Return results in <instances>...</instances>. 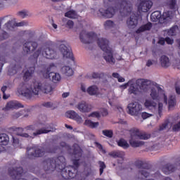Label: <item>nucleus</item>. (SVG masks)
<instances>
[{
  "label": "nucleus",
  "instance_id": "24",
  "mask_svg": "<svg viewBox=\"0 0 180 180\" xmlns=\"http://www.w3.org/2000/svg\"><path fill=\"white\" fill-rule=\"evenodd\" d=\"M167 6L169 9H172L170 11L174 13V16H175V12L179 9L176 0H167Z\"/></svg>",
  "mask_w": 180,
  "mask_h": 180
},
{
  "label": "nucleus",
  "instance_id": "30",
  "mask_svg": "<svg viewBox=\"0 0 180 180\" xmlns=\"http://www.w3.org/2000/svg\"><path fill=\"white\" fill-rule=\"evenodd\" d=\"M62 74L63 75H66V77H71L74 75V70L69 66H63L60 70Z\"/></svg>",
  "mask_w": 180,
  "mask_h": 180
},
{
  "label": "nucleus",
  "instance_id": "54",
  "mask_svg": "<svg viewBox=\"0 0 180 180\" xmlns=\"http://www.w3.org/2000/svg\"><path fill=\"white\" fill-rule=\"evenodd\" d=\"M66 27H68L69 29H72V27H74V21L71 20H68L66 23Z\"/></svg>",
  "mask_w": 180,
  "mask_h": 180
},
{
  "label": "nucleus",
  "instance_id": "36",
  "mask_svg": "<svg viewBox=\"0 0 180 180\" xmlns=\"http://www.w3.org/2000/svg\"><path fill=\"white\" fill-rule=\"evenodd\" d=\"M98 91L99 89L95 85L91 86L87 89V93L91 96H94V95H98Z\"/></svg>",
  "mask_w": 180,
  "mask_h": 180
},
{
  "label": "nucleus",
  "instance_id": "14",
  "mask_svg": "<svg viewBox=\"0 0 180 180\" xmlns=\"http://www.w3.org/2000/svg\"><path fill=\"white\" fill-rule=\"evenodd\" d=\"M22 174H23V168L22 167H15V168L10 167L8 169V174L13 179L27 180L26 179H20Z\"/></svg>",
  "mask_w": 180,
  "mask_h": 180
},
{
  "label": "nucleus",
  "instance_id": "38",
  "mask_svg": "<svg viewBox=\"0 0 180 180\" xmlns=\"http://www.w3.org/2000/svg\"><path fill=\"white\" fill-rule=\"evenodd\" d=\"M103 77H105V73L103 72H93L91 77L86 75V78H89V79H101V78H103Z\"/></svg>",
  "mask_w": 180,
  "mask_h": 180
},
{
  "label": "nucleus",
  "instance_id": "52",
  "mask_svg": "<svg viewBox=\"0 0 180 180\" xmlns=\"http://www.w3.org/2000/svg\"><path fill=\"white\" fill-rule=\"evenodd\" d=\"M17 15L18 16H20V18L25 19V18L27 16V13L25 11H21L17 13Z\"/></svg>",
  "mask_w": 180,
  "mask_h": 180
},
{
  "label": "nucleus",
  "instance_id": "50",
  "mask_svg": "<svg viewBox=\"0 0 180 180\" xmlns=\"http://www.w3.org/2000/svg\"><path fill=\"white\" fill-rule=\"evenodd\" d=\"M88 117H96L97 119H99V117H101V114L98 111H94V112L90 113L88 115Z\"/></svg>",
  "mask_w": 180,
  "mask_h": 180
},
{
  "label": "nucleus",
  "instance_id": "4",
  "mask_svg": "<svg viewBox=\"0 0 180 180\" xmlns=\"http://www.w3.org/2000/svg\"><path fill=\"white\" fill-rule=\"evenodd\" d=\"M130 133V139H129V144L131 146L134 148H136L137 147H141V146H144V141H136V140H148L150 137H151V135L141 131L137 128H132L129 130Z\"/></svg>",
  "mask_w": 180,
  "mask_h": 180
},
{
  "label": "nucleus",
  "instance_id": "26",
  "mask_svg": "<svg viewBox=\"0 0 180 180\" xmlns=\"http://www.w3.org/2000/svg\"><path fill=\"white\" fill-rule=\"evenodd\" d=\"M151 27H153V24L151 22H147L146 24L143 25L139 28H138L136 31V33L139 34L140 33H143V32L151 30Z\"/></svg>",
  "mask_w": 180,
  "mask_h": 180
},
{
  "label": "nucleus",
  "instance_id": "5",
  "mask_svg": "<svg viewBox=\"0 0 180 180\" xmlns=\"http://www.w3.org/2000/svg\"><path fill=\"white\" fill-rule=\"evenodd\" d=\"M97 44L101 49L103 53V58L106 63L110 64H115V58H113V51L109 46V41L106 39L98 38L97 39Z\"/></svg>",
  "mask_w": 180,
  "mask_h": 180
},
{
  "label": "nucleus",
  "instance_id": "1",
  "mask_svg": "<svg viewBox=\"0 0 180 180\" xmlns=\"http://www.w3.org/2000/svg\"><path fill=\"white\" fill-rule=\"evenodd\" d=\"M44 169L46 172L50 171H58L60 172L63 180L74 179L78 173L79 160H73L74 166H66L65 158L59 156L58 158H47L43 161Z\"/></svg>",
  "mask_w": 180,
  "mask_h": 180
},
{
  "label": "nucleus",
  "instance_id": "21",
  "mask_svg": "<svg viewBox=\"0 0 180 180\" xmlns=\"http://www.w3.org/2000/svg\"><path fill=\"white\" fill-rule=\"evenodd\" d=\"M162 171L166 175H169V174H172V172L176 171V167L171 163H167L162 167Z\"/></svg>",
  "mask_w": 180,
  "mask_h": 180
},
{
  "label": "nucleus",
  "instance_id": "11",
  "mask_svg": "<svg viewBox=\"0 0 180 180\" xmlns=\"http://www.w3.org/2000/svg\"><path fill=\"white\" fill-rule=\"evenodd\" d=\"M79 39L84 44H90L98 39V35L95 32H86V31L82 30L79 34Z\"/></svg>",
  "mask_w": 180,
  "mask_h": 180
},
{
  "label": "nucleus",
  "instance_id": "49",
  "mask_svg": "<svg viewBox=\"0 0 180 180\" xmlns=\"http://www.w3.org/2000/svg\"><path fill=\"white\" fill-rule=\"evenodd\" d=\"M98 165L100 168V175H102V174H103V170L106 168V165L105 164V162L98 161Z\"/></svg>",
  "mask_w": 180,
  "mask_h": 180
},
{
  "label": "nucleus",
  "instance_id": "35",
  "mask_svg": "<svg viewBox=\"0 0 180 180\" xmlns=\"http://www.w3.org/2000/svg\"><path fill=\"white\" fill-rule=\"evenodd\" d=\"M176 105V96L175 95H171L169 96L168 100V108L169 109H172V108H174Z\"/></svg>",
  "mask_w": 180,
  "mask_h": 180
},
{
  "label": "nucleus",
  "instance_id": "25",
  "mask_svg": "<svg viewBox=\"0 0 180 180\" xmlns=\"http://www.w3.org/2000/svg\"><path fill=\"white\" fill-rule=\"evenodd\" d=\"M34 70H36V68L34 66L30 67L24 73L22 79L23 81H29L30 78H32V75L34 74Z\"/></svg>",
  "mask_w": 180,
  "mask_h": 180
},
{
  "label": "nucleus",
  "instance_id": "44",
  "mask_svg": "<svg viewBox=\"0 0 180 180\" xmlns=\"http://www.w3.org/2000/svg\"><path fill=\"white\" fill-rule=\"evenodd\" d=\"M65 18H70V19H75L77 16V13L75 11H69L65 13Z\"/></svg>",
  "mask_w": 180,
  "mask_h": 180
},
{
  "label": "nucleus",
  "instance_id": "23",
  "mask_svg": "<svg viewBox=\"0 0 180 180\" xmlns=\"http://www.w3.org/2000/svg\"><path fill=\"white\" fill-rule=\"evenodd\" d=\"M127 25L128 27L134 29L139 25V18L137 16L132 15L129 19L127 20Z\"/></svg>",
  "mask_w": 180,
  "mask_h": 180
},
{
  "label": "nucleus",
  "instance_id": "46",
  "mask_svg": "<svg viewBox=\"0 0 180 180\" xmlns=\"http://www.w3.org/2000/svg\"><path fill=\"white\" fill-rule=\"evenodd\" d=\"M104 27L105 29H112V27H115V22L110 20H108L104 23Z\"/></svg>",
  "mask_w": 180,
  "mask_h": 180
},
{
  "label": "nucleus",
  "instance_id": "10",
  "mask_svg": "<svg viewBox=\"0 0 180 180\" xmlns=\"http://www.w3.org/2000/svg\"><path fill=\"white\" fill-rule=\"evenodd\" d=\"M42 56L49 60H54L56 58L57 53L54 50V43L52 41L46 43V48L42 51Z\"/></svg>",
  "mask_w": 180,
  "mask_h": 180
},
{
  "label": "nucleus",
  "instance_id": "45",
  "mask_svg": "<svg viewBox=\"0 0 180 180\" xmlns=\"http://www.w3.org/2000/svg\"><path fill=\"white\" fill-rule=\"evenodd\" d=\"M176 29H178V25L172 27L169 30H167V34L170 37L175 36Z\"/></svg>",
  "mask_w": 180,
  "mask_h": 180
},
{
  "label": "nucleus",
  "instance_id": "64",
  "mask_svg": "<svg viewBox=\"0 0 180 180\" xmlns=\"http://www.w3.org/2000/svg\"><path fill=\"white\" fill-rule=\"evenodd\" d=\"M158 44H161L162 46H164L165 44V39L160 38L158 41Z\"/></svg>",
  "mask_w": 180,
  "mask_h": 180
},
{
  "label": "nucleus",
  "instance_id": "29",
  "mask_svg": "<svg viewBox=\"0 0 180 180\" xmlns=\"http://www.w3.org/2000/svg\"><path fill=\"white\" fill-rule=\"evenodd\" d=\"M144 106L146 109H149L150 110H153V109H157L158 104L154 102L153 100H146L144 103Z\"/></svg>",
  "mask_w": 180,
  "mask_h": 180
},
{
  "label": "nucleus",
  "instance_id": "31",
  "mask_svg": "<svg viewBox=\"0 0 180 180\" xmlns=\"http://www.w3.org/2000/svg\"><path fill=\"white\" fill-rule=\"evenodd\" d=\"M41 54V48H39L32 55L30 56V60L34 64H37V59L39 58V56Z\"/></svg>",
  "mask_w": 180,
  "mask_h": 180
},
{
  "label": "nucleus",
  "instance_id": "34",
  "mask_svg": "<svg viewBox=\"0 0 180 180\" xmlns=\"http://www.w3.org/2000/svg\"><path fill=\"white\" fill-rule=\"evenodd\" d=\"M9 136L6 134H0V146H8Z\"/></svg>",
  "mask_w": 180,
  "mask_h": 180
},
{
  "label": "nucleus",
  "instance_id": "58",
  "mask_svg": "<svg viewBox=\"0 0 180 180\" xmlns=\"http://www.w3.org/2000/svg\"><path fill=\"white\" fill-rule=\"evenodd\" d=\"M25 129L34 131L36 130V124L27 126L25 127Z\"/></svg>",
  "mask_w": 180,
  "mask_h": 180
},
{
  "label": "nucleus",
  "instance_id": "33",
  "mask_svg": "<svg viewBox=\"0 0 180 180\" xmlns=\"http://www.w3.org/2000/svg\"><path fill=\"white\" fill-rule=\"evenodd\" d=\"M72 149H73V152H72L73 155H77V157L79 158L82 157V150L81 149V147L78 146V144L77 143L73 144Z\"/></svg>",
  "mask_w": 180,
  "mask_h": 180
},
{
  "label": "nucleus",
  "instance_id": "19",
  "mask_svg": "<svg viewBox=\"0 0 180 180\" xmlns=\"http://www.w3.org/2000/svg\"><path fill=\"white\" fill-rule=\"evenodd\" d=\"M77 108L82 113H89V112L92 110V105L85 101H82L77 104Z\"/></svg>",
  "mask_w": 180,
  "mask_h": 180
},
{
  "label": "nucleus",
  "instance_id": "32",
  "mask_svg": "<svg viewBox=\"0 0 180 180\" xmlns=\"http://www.w3.org/2000/svg\"><path fill=\"white\" fill-rule=\"evenodd\" d=\"M15 27H16V22L13 20H9L3 25V29L4 30H12Z\"/></svg>",
  "mask_w": 180,
  "mask_h": 180
},
{
  "label": "nucleus",
  "instance_id": "9",
  "mask_svg": "<svg viewBox=\"0 0 180 180\" xmlns=\"http://www.w3.org/2000/svg\"><path fill=\"white\" fill-rule=\"evenodd\" d=\"M53 67H56V65L54 63H51L49 68L43 72V77L44 78L50 79L52 82L57 84V82H60V81H61V75H60V73L50 72Z\"/></svg>",
  "mask_w": 180,
  "mask_h": 180
},
{
  "label": "nucleus",
  "instance_id": "55",
  "mask_svg": "<svg viewBox=\"0 0 180 180\" xmlns=\"http://www.w3.org/2000/svg\"><path fill=\"white\" fill-rule=\"evenodd\" d=\"M8 75H15L18 72L17 70H15V67L13 68H9L8 69Z\"/></svg>",
  "mask_w": 180,
  "mask_h": 180
},
{
  "label": "nucleus",
  "instance_id": "13",
  "mask_svg": "<svg viewBox=\"0 0 180 180\" xmlns=\"http://www.w3.org/2000/svg\"><path fill=\"white\" fill-rule=\"evenodd\" d=\"M128 113L131 115V116H137L141 110H143V106L141 104L134 102L130 103L128 106Z\"/></svg>",
  "mask_w": 180,
  "mask_h": 180
},
{
  "label": "nucleus",
  "instance_id": "37",
  "mask_svg": "<svg viewBox=\"0 0 180 180\" xmlns=\"http://www.w3.org/2000/svg\"><path fill=\"white\" fill-rule=\"evenodd\" d=\"M2 46L4 47L3 51L5 54H8V53H15V51H16V49H15L13 46L6 44H4Z\"/></svg>",
  "mask_w": 180,
  "mask_h": 180
},
{
  "label": "nucleus",
  "instance_id": "62",
  "mask_svg": "<svg viewBox=\"0 0 180 180\" xmlns=\"http://www.w3.org/2000/svg\"><path fill=\"white\" fill-rule=\"evenodd\" d=\"M165 40L167 44H174V39H171L169 37H166Z\"/></svg>",
  "mask_w": 180,
  "mask_h": 180
},
{
  "label": "nucleus",
  "instance_id": "20",
  "mask_svg": "<svg viewBox=\"0 0 180 180\" xmlns=\"http://www.w3.org/2000/svg\"><path fill=\"white\" fill-rule=\"evenodd\" d=\"M65 116L69 117V119H72L75 120L77 123H82V117L78 115V113L75 112L74 110L68 111L65 113Z\"/></svg>",
  "mask_w": 180,
  "mask_h": 180
},
{
  "label": "nucleus",
  "instance_id": "8",
  "mask_svg": "<svg viewBox=\"0 0 180 180\" xmlns=\"http://www.w3.org/2000/svg\"><path fill=\"white\" fill-rule=\"evenodd\" d=\"M46 154V150L41 146H33L27 148V157L30 160L40 158Z\"/></svg>",
  "mask_w": 180,
  "mask_h": 180
},
{
  "label": "nucleus",
  "instance_id": "41",
  "mask_svg": "<svg viewBox=\"0 0 180 180\" xmlns=\"http://www.w3.org/2000/svg\"><path fill=\"white\" fill-rule=\"evenodd\" d=\"M24 130L25 129L22 127H18L15 128V131H17L18 136H20L21 137H25V139H27L28 137H30V136L28 135V134L23 133Z\"/></svg>",
  "mask_w": 180,
  "mask_h": 180
},
{
  "label": "nucleus",
  "instance_id": "57",
  "mask_svg": "<svg viewBox=\"0 0 180 180\" xmlns=\"http://www.w3.org/2000/svg\"><path fill=\"white\" fill-rule=\"evenodd\" d=\"M7 19H8V15L0 18V29L2 27V23H5V22L8 20Z\"/></svg>",
  "mask_w": 180,
  "mask_h": 180
},
{
  "label": "nucleus",
  "instance_id": "40",
  "mask_svg": "<svg viewBox=\"0 0 180 180\" xmlns=\"http://www.w3.org/2000/svg\"><path fill=\"white\" fill-rule=\"evenodd\" d=\"M150 96L153 101H160V94L155 88L151 89Z\"/></svg>",
  "mask_w": 180,
  "mask_h": 180
},
{
  "label": "nucleus",
  "instance_id": "28",
  "mask_svg": "<svg viewBox=\"0 0 180 180\" xmlns=\"http://www.w3.org/2000/svg\"><path fill=\"white\" fill-rule=\"evenodd\" d=\"M160 65L162 68H168L171 65L169 58L165 55L162 56L160 57Z\"/></svg>",
  "mask_w": 180,
  "mask_h": 180
},
{
  "label": "nucleus",
  "instance_id": "39",
  "mask_svg": "<svg viewBox=\"0 0 180 180\" xmlns=\"http://www.w3.org/2000/svg\"><path fill=\"white\" fill-rule=\"evenodd\" d=\"M85 126H88V127H90L91 129H96V127H98L99 126V122H94L91 120H86L84 122Z\"/></svg>",
  "mask_w": 180,
  "mask_h": 180
},
{
  "label": "nucleus",
  "instance_id": "16",
  "mask_svg": "<svg viewBox=\"0 0 180 180\" xmlns=\"http://www.w3.org/2000/svg\"><path fill=\"white\" fill-rule=\"evenodd\" d=\"M141 2L138 6L139 12H148L153 7V1L150 0H140Z\"/></svg>",
  "mask_w": 180,
  "mask_h": 180
},
{
  "label": "nucleus",
  "instance_id": "48",
  "mask_svg": "<svg viewBox=\"0 0 180 180\" xmlns=\"http://www.w3.org/2000/svg\"><path fill=\"white\" fill-rule=\"evenodd\" d=\"M103 134L105 136V137H108V139H112V137H113V131L105 129L103 130Z\"/></svg>",
  "mask_w": 180,
  "mask_h": 180
},
{
  "label": "nucleus",
  "instance_id": "7",
  "mask_svg": "<svg viewBox=\"0 0 180 180\" xmlns=\"http://www.w3.org/2000/svg\"><path fill=\"white\" fill-rule=\"evenodd\" d=\"M172 18H174V13L170 11L163 12L162 15H161V11H156L150 15L152 22H160V23H167Z\"/></svg>",
  "mask_w": 180,
  "mask_h": 180
},
{
  "label": "nucleus",
  "instance_id": "18",
  "mask_svg": "<svg viewBox=\"0 0 180 180\" xmlns=\"http://www.w3.org/2000/svg\"><path fill=\"white\" fill-rule=\"evenodd\" d=\"M54 130H56L54 127H51L50 124H46L42 128L37 129L35 132H33L32 135L34 137H36L40 136V134H47L51 131H54Z\"/></svg>",
  "mask_w": 180,
  "mask_h": 180
},
{
  "label": "nucleus",
  "instance_id": "56",
  "mask_svg": "<svg viewBox=\"0 0 180 180\" xmlns=\"http://www.w3.org/2000/svg\"><path fill=\"white\" fill-rule=\"evenodd\" d=\"M153 115L148 113V112H142L141 117L142 119H148V117H151Z\"/></svg>",
  "mask_w": 180,
  "mask_h": 180
},
{
  "label": "nucleus",
  "instance_id": "61",
  "mask_svg": "<svg viewBox=\"0 0 180 180\" xmlns=\"http://www.w3.org/2000/svg\"><path fill=\"white\" fill-rule=\"evenodd\" d=\"M22 116V112H15L13 115V119H18Z\"/></svg>",
  "mask_w": 180,
  "mask_h": 180
},
{
  "label": "nucleus",
  "instance_id": "2",
  "mask_svg": "<svg viewBox=\"0 0 180 180\" xmlns=\"http://www.w3.org/2000/svg\"><path fill=\"white\" fill-rule=\"evenodd\" d=\"M53 86L47 82L43 83L34 82L33 89H29L27 84L22 83L20 84V87L18 89V92L20 95L25 96L27 99H32L33 95H39L40 91L44 94H50L52 92Z\"/></svg>",
  "mask_w": 180,
  "mask_h": 180
},
{
  "label": "nucleus",
  "instance_id": "6",
  "mask_svg": "<svg viewBox=\"0 0 180 180\" xmlns=\"http://www.w3.org/2000/svg\"><path fill=\"white\" fill-rule=\"evenodd\" d=\"M151 84V82L148 79H139L136 83H133L129 86L128 89V94L129 95H139L141 94L143 91H146L148 88V84Z\"/></svg>",
  "mask_w": 180,
  "mask_h": 180
},
{
  "label": "nucleus",
  "instance_id": "27",
  "mask_svg": "<svg viewBox=\"0 0 180 180\" xmlns=\"http://www.w3.org/2000/svg\"><path fill=\"white\" fill-rule=\"evenodd\" d=\"M151 27H153V24L151 22H147L146 24L143 25L139 28H138L136 31V33L139 34L140 33H143V32L151 30Z\"/></svg>",
  "mask_w": 180,
  "mask_h": 180
},
{
  "label": "nucleus",
  "instance_id": "22",
  "mask_svg": "<svg viewBox=\"0 0 180 180\" xmlns=\"http://www.w3.org/2000/svg\"><path fill=\"white\" fill-rule=\"evenodd\" d=\"M19 108H23V105L18 101H10L7 103L6 108H4L3 110H9L10 109H19Z\"/></svg>",
  "mask_w": 180,
  "mask_h": 180
},
{
  "label": "nucleus",
  "instance_id": "42",
  "mask_svg": "<svg viewBox=\"0 0 180 180\" xmlns=\"http://www.w3.org/2000/svg\"><path fill=\"white\" fill-rule=\"evenodd\" d=\"M117 144L119 147H122V148H129L130 147V145H129V143L123 139H121L118 141Z\"/></svg>",
  "mask_w": 180,
  "mask_h": 180
},
{
  "label": "nucleus",
  "instance_id": "15",
  "mask_svg": "<svg viewBox=\"0 0 180 180\" xmlns=\"http://www.w3.org/2000/svg\"><path fill=\"white\" fill-rule=\"evenodd\" d=\"M59 50L63 54V57L65 58H69L72 61H74V55L72 54V51L71 47L68 45H65L64 44L59 45Z\"/></svg>",
  "mask_w": 180,
  "mask_h": 180
},
{
  "label": "nucleus",
  "instance_id": "63",
  "mask_svg": "<svg viewBox=\"0 0 180 180\" xmlns=\"http://www.w3.org/2000/svg\"><path fill=\"white\" fill-rule=\"evenodd\" d=\"M60 147H62L63 148H70V146H67V143H65V142H64V141H62V142H60Z\"/></svg>",
  "mask_w": 180,
  "mask_h": 180
},
{
  "label": "nucleus",
  "instance_id": "59",
  "mask_svg": "<svg viewBox=\"0 0 180 180\" xmlns=\"http://www.w3.org/2000/svg\"><path fill=\"white\" fill-rule=\"evenodd\" d=\"M5 39H8V32L4 31L2 34L0 35V40H5Z\"/></svg>",
  "mask_w": 180,
  "mask_h": 180
},
{
  "label": "nucleus",
  "instance_id": "3",
  "mask_svg": "<svg viewBox=\"0 0 180 180\" xmlns=\"http://www.w3.org/2000/svg\"><path fill=\"white\" fill-rule=\"evenodd\" d=\"M118 8L114 7H110L106 10L103 8H100L99 12L103 18L109 19L113 18L115 13L117 11H120V13L122 16H129L133 11V4L130 0H121L120 3L117 4Z\"/></svg>",
  "mask_w": 180,
  "mask_h": 180
},
{
  "label": "nucleus",
  "instance_id": "43",
  "mask_svg": "<svg viewBox=\"0 0 180 180\" xmlns=\"http://www.w3.org/2000/svg\"><path fill=\"white\" fill-rule=\"evenodd\" d=\"M108 155L112 157V158H122L123 153L120 151H112L108 153Z\"/></svg>",
  "mask_w": 180,
  "mask_h": 180
},
{
  "label": "nucleus",
  "instance_id": "12",
  "mask_svg": "<svg viewBox=\"0 0 180 180\" xmlns=\"http://www.w3.org/2000/svg\"><path fill=\"white\" fill-rule=\"evenodd\" d=\"M135 165L137 168H139L141 170L139 171V174L144 176L145 178H148L150 174H151V165L141 161L136 160L135 162Z\"/></svg>",
  "mask_w": 180,
  "mask_h": 180
},
{
  "label": "nucleus",
  "instance_id": "51",
  "mask_svg": "<svg viewBox=\"0 0 180 180\" xmlns=\"http://www.w3.org/2000/svg\"><path fill=\"white\" fill-rule=\"evenodd\" d=\"M162 108H164V104L162 103H158V115L159 117H161L162 116Z\"/></svg>",
  "mask_w": 180,
  "mask_h": 180
},
{
  "label": "nucleus",
  "instance_id": "17",
  "mask_svg": "<svg viewBox=\"0 0 180 180\" xmlns=\"http://www.w3.org/2000/svg\"><path fill=\"white\" fill-rule=\"evenodd\" d=\"M38 46L39 44L36 41H27L23 45V51L26 54H30V51H34Z\"/></svg>",
  "mask_w": 180,
  "mask_h": 180
},
{
  "label": "nucleus",
  "instance_id": "53",
  "mask_svg": "<svg viewBox=\"0 0 180 180\" xmlns=\"http://www.w3.org/2000/svg\"><path fill=\"white\" fill-rule=\"evenodd\" d=\"M42 106H44L45 108H51V109H56V107H53V103L51 102L44 103Z\"/></svg>",
  "mask_w": 180,
  "mask_h": 180
},
{
  "label": "nucleus",
  "instance_id": "60",
  "mask_svg": "<svg viewBox=\"0 0 180 180\" xmlns=\"http://www.w3.org/2000/svg\"><path fill=\"white\" fill-rule=\"evenodd\" d=\"M15 26L20 27V26H27V22L25 21H22L20 22H15Z\"/></svg>",
  "mask_w": 180,
  "mask_h": 180
},
{
  "label": "nucleus",
  "instance_id": "47",
  "mask_svg": "<svg viewBox=\"0 0 180 180\" xmlns=\"http://www.w3.org/2000/svg\"><path fill=\"white\" fill-rule=\"evenodd\" d=\"M6 89H8V86H3L1 89V92L3 93V99H8L11 96L10 94H6L5 92L6 91Z\"/></svg>",
  "mask_w": 180,
  "mask_h": 180
}]
</instances>
